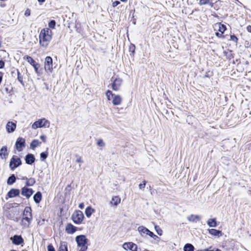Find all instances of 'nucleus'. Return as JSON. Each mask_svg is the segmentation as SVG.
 I'll use <instances>...</instances> for the list:
<instances>
[{
  "instance_id": "nucleus-1",
  "label": "nucleus",
  "mask_w": 251,
  "mask_h": 251,
  "mask_svg": "<svg viewBox=\"0 0 251 251\" xmlns=\"http://www.w3.org/2000/svg\"><path fill=\"white\" fill-rule=\"evenodd\" d=\"M52 38V31L48 28H44L41 30L39 34V44L47 48Z\"/></svg>"
},
{
  "instance_id": "nucleus-2",
  "label": "nucleus",
  "mask_w": 251,
  "mask_h": 251,
  "mask_svg": "<svg viewBox=\"0 0 251 251\" xmlns=\"http://www.w3.org/2000/svg\"><path fill=\"white\" fill-rule=\"evenodd\" d=\"M49 121L45 118L41 119L35 122L32 125V128L33 129H36L39 127H49Z\"/></svg>"
},
{
  "instance_id": "nucleus-3",
  "label": "nucleus",
  "mask_w": 251,
  "mask_h": 251,
  "mask_svg": "<svg viewBox=\"0 0 251 251\" xmlns=\"http://www.w3.org/2000/svg\"><path fill=\"white\" fill-rule=\"evenodd\" d=\"M22 164L21 159L16 155H13L11 158L10 163L9 167L12 170H14L17 167L20 166Z\"/></svg>"
},
{
  "instance_id": "nucleus-4",
  "label": "nucleus",
  "mask_w": 251,
  "mask_h": 251,
  "mask_svg": "<svg viewBox=\"0 0 251 251\" xmlns=\"http://www.w3.org/2000/svg\"><path fill=\"white\" fill-rule=\"evenodd\" d=\"M72 218L75 223L79 224L82 221L84 218V215L82 212L80 210H77L73 213Z\"/></svg>"
},
{
  "instance_id": "nucleus-5",
  "label": "nucleus",
  "mask_w": 251,
  "mask_h": 251,
  "mask_svg": "<svg viewBox=\"0 0 251 251\" xmlns=\"http://www.w3.org/2000/svg\"><path fill=\"white\" fill-rule=\"evenodd\" d=\"M45 69L47 72H51L52 70V59L50 56H47L45 61Z\"/></svg>"
},
{
  "instance_id": "nucleus-6",
  "label": "nucleus",
  "mask_w": 251,
  "mask_h": 251,
  "mask_svg": "<svg viewBox=\"0 0 251 251\" xmlns=\"http://www.w3.org/2000/svg\"><path fill=\"white\" fill-rule=\"evenodd\" d=\"M25 139L19 137L16 142L15 147L16 149L19 151H22V148L25 147Z\"/></svg>"
},
{
  "instance_id": "nucleus-7",
  "label": "nucleus",
  "mask_w": 251,
  "mask_h": 251,
  "mask_svg": "<svg viewBox=\"0 0 251 251\" xmlns=\"http://www.w3.org/2000/svg\"><path fill=\"white\" fill-rule=\"evenodd\" d=\"M75 241L78 246H81L86 245L88 242V239L85 235H80L76 237Z\"/></svg>"
},
{
  "instance_id": "nucleus-8",
  "label": "nucleus",
  "mask_w": 251,
  "mask_h": 251,
  "mask_svg": "<svg viewBox=\"0 0 251 251\" xmlns=\"http://www.w3.org/2000/svg\"><path fill=\"white\" fill-rule=\"evenodd\" d=\"M24 59H25L30 65H31L34 68L36 73H38V69L39 64L35 62V61L30 56L25 55L24 57Z\"/></svg>"
},
{
  "instance_id": "nucleus-9",
  "label": "nucleus",
  "mask_w": 251,
  "mask_h": 251,
  "mask_svg": "<svg viewBox=\"0 0 251 251\" xmlns=\"http://www.w3.org/2000/svg\"><path fill=\"white\" fill-rule=\"evenodd\" d=\"M32 219V216H23L21 221V225L24 227H27L29 226Z\"/></svg>"
},
{
  "instance_id": "nucleus-10",
  "label": "nucleus",
  "mask_w": 251,
  "mask_h": 251,
  "mask_svg": "<svg viewBox=\"0 0 251 251\" xmlns=\"http://www.w3.org/2000/svg\"><path fill=\"white\" fill-rule=\"evenodd\" d=\"M33 190L31 188L24 187L22 189L21 194L27 199H28L33 194Z\"/></svg>"
},
{
  "instance_id": "nucleus-11",
  "label": "nucleus",
  "mask_w": 251,
  "mask_h": 251,
  "mask_svg": "<svg viewBox=\"0 0 251 251\" xmlns=\"http://www.w3.org/2000/svg\"><path fill=\"white\" fill-rule=\"evenodd\" d=\"M123 248L126 250H130L132 251H137V246L132 243H125L123 245Z\"/></svg>"
},
{
  "instance_id": "nucleus-12",
  "label": "nucleus",
  "mask_w": 251,
  "mask_h": 251,
  "mask_svg": "<svg viewBox=\"0 0 251 251\" xmlns=\"http://www.w3.org/2000/svg\"><path fill=\"white\" fill-rule=\"evenodd\" d=\"M12 243L16 245H19L24 243V239L21 235H14L11 238Z\"/></svg>"
},
{
  "instance_id": "nucleus-13",
  "label": "nucleus",
  "mask_w": 251,
  "mask_h": 251,
  "mask_svg": "<svg viewBox=\"0 0 251 251\" xmlns=\"http://www.w3.org/2000/svg\"><path fill=\"white\" fill-rule=\"evenodd\" d=\"M137 230L142 237L145 238L148 235L149 229L143 226H141L138 227Z\"/></svg>"
},
{
  "instance_id": "nucleus-14",
  "label": "nucleus",
  "mask_w": 251,
  "mask_h": 251,
  "mask_svg": "<svg viewBox=\"0 0 251 251\" xmlns=\"http://www.w3.org/2000/svg\"><path fill=\"white\" fill-rule=\"evenodd\" d=\"M122 83V79L118 78L114 80L112 84V88L114 91H118Z\"/></svg>"
},
{
  "instance_id": "nucleus-15",
  "label": "nucleus",
  "mask_w": 251,
  "mask_h": 251,
  "mask_svg": "<svg viewBox=\"0 0 251 251\" xmlns=\"http://www.w3.org/2000/svg\"><path fill=\"white\" fill-rule=\"evenodd\" d=\"M35 161V158L33 154L28 153L25 157V163L28 165H31Z\"/></svg>"
},
{
  "instance_id": "nucleus-16",
  "label": "nucleus",
  "mask_w": 251,
  "mask_h": 251,
  "mask_svg": "<svg viewBox=\"0 0 251 251\" xmlns=\"http://www.w3.org/2000/svg\"><path fill=\"white\" fill-rule=\"evenodd\" d=\"M16 127V124L12 122H8L7 123L6 128L8 133L13 132Z\"/></svg>"
},
{
  "instance_id": "nucleus-17",
  "label": "nucleus",
  "mask_w": 251,
  "mask_h": 251,
  "mask_svg": "<svg viewBox=\"0 0 251 251\" xmlns=\"http://www.w3.org/2000/svg\"><path fill=\"white\" fill-rule=\"evenodd\" d=\"M19 189L12 188L8 192L7 195L9 198H11L19 196Z\"/></svg>"
},
{
  "instance_id": "nucleus-18",
  "label": "nucleus",
  "mask_w": 251,
  "mask_h": 251,
  "mask_svg": "<svg viewBox=\"0 0 251 251\" xmlns=\"http://www.w3.org/2000/svg\"><path fill=\"white\" fill-rule=\"evenodd\" d=\"M122 99L120 95H115L113 98L112 103L114 105H119L121 104Z\"/></svg>"
},
{
  "instance_id": "nucleus-19",
  "label": "nucleus",
  "mask_w": 251,
  "mask_h": 251,
  "mask_svg": "<svg viewBox=\"0 0 251 251\" xmlns=\"http://www.w3.org/2000/svg\"><path fill=\"white\" fill-rule=\"evenodd\" d=\"M76 230V227L71 224H68L66 226V231L68 233L73 234Z\"/></svg>"
},
{
  "instance_id": "nucleus-20",
  "label": "nucleus",
  "mask_w": 251,
  "mask_h": 251,
  "mask_svg": "<svg viewBox=\"0 0 251 251\" xmlns=\"http://www.w3.org/2000/svg\"><path fill=\"white\" fill-rule=\"evenodd\" d=\"M22 179L26 180L25 184L27 186H32L35 184L36 182L35 178L32 177L28 178L26 177H24Z\"/></svg>"
},
{
  "instance_id": "nucleus-21",
  "label": "nucleus",
  "mask_w": 251,
  "mask_h": 251,
  "mask_svg": "<svg viewBox=\"0 0 251 251\" xmlns=\"http://www.w3.org/2000/svg\"><path fill=\"white\" fill-rule=\"evenodd\" d=\"M8 156L7 148L6 146H3L0 150V157L1 158L3 159Z\"/></svg>"
},
{
  "instance_id": "nucleus-22",
  "label": "nucleus",
  "mask_w": 251,
  "mask_h": 251,
  "mask_svg": "<svg viewBox=\"0 0 251 251\" xmlns=\"http://www.w3.org/2000/svg\"><path fill=\"white\" fill-rule=\"evenodd\" d=\"M42 199V194L40 192H37L33 196V200L36 203L40 202Z\"/></svg>"
},
{
  "instance_id": "nucleus-23",
  "label": "nucleus",
  "mask_w": 251,
  "mask_h": 251,
  "mask_svg": "<svg viewBox=\"0 0 251 251\" xmlns=\"http://www.w3.org/2000/svg\"><path fill=\"white\" fill-rule=\"evenodd\" d=\"M209 233L214 236L222 235L221 231L214 228L209 229Z\"/></svg>"
},
{
  "instance_id": "nucleus-24",
  "label": "nucleus",
  "mask_w": 251,
  "mask_h": 251,
  "mask_svg": "<svg viewBox=\"0 0 251 251\" xmlns=\"http://www.w3.org/2000/svg\"><path fill=\"white\" fill-rule=\"evenodd\" d=\"M31 211L30 207H25L23 212V216H32Z\"/></svg>"
},
{
  "instance_id": "nucleus-25",
  "label": "nucleus",
  "mask_w": 251,
  "mask_h": 251,
  "mask_svg": "<svg viewBox=\"0 0 251 251\" xmlns=\"http://www.w3.org/2000/svg\"><path fill=\"white\" fill-rule=\"evenodd\" d=\"M187 219L190 222H196L197 220H200V217L198 215H195L193 214H191L189 216L187 217Z\"/></svg>"
},
{
  "instance_id": "nucleus-26",
  "label": "nucleus",
  "mask_w": 251,
  "mask_h": 251,
  "mask_svg": "<svg viewBox=\"0 0 251 251\" xmlns=\"http://www.w3.org/2000/svg\"><path fill=\"white\" fill-rule=\"evenodd\" d=\"M216 27H218V31L224 33L226 28L225 25L222 24L221 23H218L215 25Z\"/></svg>"
},
{
  "instance_id": "nucleus-27",
  "label": "nucleus",
  "mask_w": 251,
  "mask_h": 251,
  "mask_svg": "<svg viewBox=\"0 0 251 251\" xmlns=\"http://www.w3.org/2000/svg\"><path fill=\"white\" fill-rule=\"evenodd\" d=\"M121 202V199L118 196H115L112 198L111 203L114 205H117Z\"/></svg>"
},
{
  "instance_id": "nucleus-28",
  "label": "nucleus",
  "mask_w": 251,
  "mask_h": 251,
  "mask_svg": "<svg viewBox=\"0 0 251 251\" xmlns=\"http://www.w3.org/2000/svg\"><path fill=\"white\" fill-rule=\"evenodd\" d=\"M194 247L191 244L187 243L185 244L183 248L184 251H194Z\"/></svg>"
},
{
  "instance_id": "nucleus-29",
  "label": "nucleus",
  "mask_w": 251,
  "mask_h": 251,
  "mask_svg": "<svg viewBox=\"0 0 251 251\" xmlns=\"http://www.w3.org/2000/svg\"><path fill=\"white\" fill-rule=\"evenodd\" d=\"M58 251H68L67 243L66 242H61Z\"/></svg>"
},
{
  "instance_id": "nucleus-30",
  "label": "nucleus",
  "mask_w": 251,
  "mask_h": 251,
  "mask_svg": "<svg viewBox=\"0 0 251 251\" xmlns=\"http://www.w3.org/2000/svg\"><path fill=\"white\" fill-rule=\"evenodd\" d=\"M94 211V210L91 206H88L86 208L85 213L87 217H90Z\"/></svg>"
},
{
  "instance_id": "nucleus-31",
  "label": "nucleus",
  "mask_w": 251,
  "mask_h": 251,
  "mask_svg": "<svg viewBox=\"0 0 251 251\" xmlns=\"http://www.w3.org/2000/svg\"><path fill=\"white\" fill-rule=\"evenodd\" d=\"M16 177L14 174L11 175L7 179V183L8 185L13 184L16 181Z\"/></svg>"
},
{
  "instance_id": "nucleus-32",
  "label": "nucleus",
  "mask_w": 251,
  "mask_h": 251,
  "mask_svg": "<svg viewBox=\"0 0 251 251\" xmlns=\"http://www.w3.org/2000/svg\"><path fill=\"white\" fill-rule=\"evenodd\" d=\"M207 223L210 227H216L217 226V223L215 219H210Z\"/></svg>"
},
{
  "instance_id": "nucleus-33",
  "label": "nucleus",
  "mask_w": 251,
  "mask_h": 251,
  "mask_svg": "<svg viewBox=\"0 0 251 251\" xmlns=\"http://www.w3.org/2000/svg\"><path fill=\"white\" fill-rule=\"evenodd\" d=\"M41 142H39L38 140L34 139L30 144V147L32 149H34L37 147Z\"/></svg>"
},
{
  "instance_id": "nucleus-34",
  "label": "nucleus",
  "mask_w": 251,
  "mask_h": 251,
  "mask_svg": "<svg viewBox=\"0 0 251 251\" xmlns=\"http://www.w3.org/2000/svg\"><path fill=\"white\" fill-rule=\"evenodd\" d=\"M114 94L110 90H107L106 93V96L108 100H110L114 97Z\"/></svg>"
},
{
  "instance_id": "nucleus-35",
  "label": "nucleus",
  "mask_w": 251,
  "mask_h": 251,
  "mask_svg": "<svg viewBox=\"0 0 251 251\" xmlns=\"http://www.w3.org/2000/svg\"><path fill=\"white\" fill-rule=\"evenodd\" d=\"M17 74H18V80H19V81L21 83V84L23 86H24L25 84L23 81V76L21 75V74L18 71V70H17Z\"/></svg>"
},
{
  "instance_id": "nucleus-36",
  "label": "nucleus",
  "mask_w": 251,
  "mask_h": 251,
  "mask_svg": "<svg viewBox=\"0 0 251 251\" xmlns=\"http://www.w3.org/2000/svg\"><path fill=\"white\" fill-rule=\"evenodd\" d=\"M56 22L54 20H52L49 23V26L50 28L53 29L55 28Z\"/></svg>"
},
{
  "instance_id": "nucleus-37",
  "label": "nucleus",
  "mask_w": 251,
  "mask_h": 251,
  "mask_svg": "<svg viewBox=\"0 0 251 251\" xmlns=\"http://www.w3.org/2000/svg\"><path fill=\"white\" fill-rule=\"evenodd\" d=\"M97 144L98 146L101 147H103L105 146V143L104 142L103 140H102L101 139H99L98 140Z\"/></svg>"
},
{
  "instance_id": "nucleus-38",
  "label": "nucleus",
  "mask_w": 251,
  "mask_h": 251,
  "mask_svg": "<svg viewBox=\"0 0 251 251\" xmlns=\"http://www.w3.org/2000/svg\"><path fill=\"white\" fill-rule=\"evenodd\" d=\"M48 155V153L47 151L42 152L40 153V157L43 160L46 159L47 158Z\"/></svg>"
},
{
  "instance_id": "nucleus-39",
  "label": "nucleus",
  "mask_w": 251,
  "mask_h": 251,
  "mask_svg": "<svg viewBox=\"0 0 251 251\" xmlns=\"http://www.w3.org/2000/svg\"><path fill=\"white\" fill-rule=\"evenodd\" d=\"M154 228L155 229V230H156L157 233L158 235H159L160 236H161L162 235V229L158 226H155Z\"/></svg>"
},
{
  "instance_id": "nucleus-40",
  "label": "nucleus",
  "mask_w": 251,
  "mask_h": 251,
  "mask_svg": "<svg viewBox=\"0 0 251 251\" xmlns=\"http://www.w3.org/2000/svg\"><path fill=\"white\" fill-rule=\"evenodd\" d=\"M148 235L150 236L151 237L153 238L154 239H156V238H158V236L156 235H155L152 232L149 230Z\"/></svg>"
},
{
  "instance_id": "nucleus-41",
  "label": "nucleus",
  "mask_w": 251,
  "mask_h": 251,
  "mask_svg": "<svg viewBox=\"0 0 251 251\" xmlns=\"http://www.w3.org/2000/svg\"><path fill=\"white\" fill-rule=\"evenodd\" d=\"M146 180H144L143 181V183H140L139 185V187L140 189L142 190V189H144V188L146 186Z\"/></svg>"
},
{
  "instance_id": "nucleus-42",
  "label": "nucleus",
  "mask_w": 251,
  "mask_h": 251,
  "mask_svg": "<svg viewBox=\"0 0 251 251\" xmlns=\"http://www.w3.org/2000/svg\"><path fill=\"white\" fill-rule=\"evenodd\" d=\"M230 40L237 43L238 41V38L235 35H230Z\"/></svg>"
},
{
  "instance_id": "nucleus-43",
  "label": "nucleus",
  "mask_w": 251,
  "mask_h": 251,
  "mask_svg": "<svg viewBox=\"0 0 251 251\" xmlns=\"http://www.w3.org/2000/svg\"><path fill=\"white\" fill-rule=\"evenodd\" d=\"M209 0H200L199 4L201 5H205L208 3Z\"/></svg>"
},
{
  "instance_id": "nucleus-44",
  "label": "nucleus",
  "mask_w": 251,
  "mask_h": 251,
  "mask_svg": "<svg viewBox=\"0 0 251 251\" xmlns=\"http://www.w3.org/2000/svg\"><path fill=\"white\" fill-rule=\"evenodd\" d=\"M48 251H55V249L51 244L48 246Z\"/></svg>"
},
{
  "instance_id": "nucleus-45",
  "label": "nucleus",
  "mask_w": 251,
  "mask_h": 251,
  "mask_svg": "<svg viewBox=\"0 0 251 251\" xmlns=\"http://www.w3.org/2000/svg\"><path fill=\"white\" fill-rule=\"evenodd\" d=\"M79 247H80L79 251H86L87 249V246H86V245Z\"/></svg>"
},
{
  "instance_id": "nucleus-46",
  "label": "nucleus",
  "mask_w": 251,
  "mask_h": 251,
  "mask_svg": "<svg viewBox=\"0 0 251 251\" xmlns=\"http://www.w3.org/2000/svg\"><path fill=\"white\" fill-rule=\"evenodd\" d=\"M30 15V10L29 9H27L25 12V16L26 17H28Z\"/></svg>"
},
{
  "instance_id": "nucleus-47",
  "label": "nucleus",
  "mask_w": 251,
  "mask_h": 251,
  "mask_svg": "<svg viewBox=\"0 0 251 251\" xmlns=\"http://www.w3.org/2000/svg\"><path fill=\"white\" fill-rule=\"evenodd\" d=\"M223 33L221 32V33H219V32H216L215 34L216 35V36H217L219 38H224V36L223 35Z\"/></svg>"
},
{
  "instance_id": "nucleus-48",
  "label": "nucleus",
  "mask_w": 251,
  "mask_h": 251,
  "mask_svg": "<svg viewBox=\"0 0 251 251\" xmlns=\"http://www.w3.org/2000/svg\"><path fill=\"white\" fill-rule=\"evenodd\" d=\"M4 62L2 60H0V69L3 68L4 66Z\"/></svg>"
},
{
  "instance_id": "nucleus-49",
  "label": "nucleus",
  "mask_w": 251,
  "mask_h": 251,
  "mask_svg": "<svg viewBox=\"0 0 251 251\" xmlns=\"http://www.w3.org/2000/svg\"><path fill=\"white\" fill-rule=\"evenodd\" d=\"M120 3V1L116 0L113 3V6L115 7Z\"/></svg>"
},
{
  "instance_id": "nucleus-50",
  "label": "nucleus",
  "mask_w": 251,
  "mask_h": 251,
  "mask_svg": "<svg viewBox=\"0 0 251 251\" xmlns=\"http://www.w3.org/2000/svg\"><path fill=\"white\" fill-rule=\"evenodd\" d=\"M40 138L44 142H46V136L43 135H41L40 137Z\"/></svg>"
},
{
  "instance_id": "nucleus-51",
  "label": "nucleus",
  "mask_w": 251,
  "mask_h": 251,
  "mask_svg": "<svg viewBox=\"0 0 251 251\" xmlns=\"http://www.w3.org/2000/svg\"><path fill=\"white\" fill-rule=\"evenodd\" d=\"M79 206V207L80 209H83V208H84V203H82H82H79V206Z\"/></svg>"
},
{
  "instance_id": "nucleus-52",
  "label": "nucleus",
  "mask_w": 251,
  "mask_h": 251,
  "mask_svg": "<svg viewBox=\"0 0 251 251\" xmlns=\"http://www.w3.org/2000/svg\"><path fill=\"white\" fill-rule=\"evenodd\" d=\"M247 30L249 32H251V25H248V26H247Z\"/></svg>"
},
{
  "instance_id": "nucleus-53",
  "label": "nucleus",
  "mask_w": 251,
  "mask_h": 251,
  "mask_svg": "<svg viewBox=\"0 0 251 251\" xmlns=\"http://www.w3.org/2000/svg\"><path fill=\"white\" fill-rule=\"evenodd\" d=\"M76 162H78V163H81V162H82V160L81 159V158L80 157H79L77 159H76Z\"/></svg>"
},
{
  "instance_id": "nucleus-54",
  "label": "nucleus",
  "mask_w": 251,
  "mask_h": 251,
  "mask_svg": "<svg viewBox=\"0 0 251 251\" xmlns=\"http://www.w3.org/2000/svg\"><path fill=\"white\" fill-rule=\"evenodd\" d=\"M209 72L206 73V75H205L204 77H209L211 75L209 74Z\"/></svg>"
},
{
  "instance_id": "nucleus-55",
  "label": "nucleus",
  "mask_w": 251,
  "mask_h": 251,
  "mask_svg": "<svg viewBox=\"0 0 251 251\" xmlns=\"http://www.w3.org/2000/svg\"><path fill=\"white\" fill-rule=\"evenodd\" d=\"M38 1L39 2H44L45 0H38Z\"/></svg>"
},
{
  "instance_id": "nucleus-56",
  "label": "nucleus",
  "mask_w": 251,
  "mask_h": 251,
  "mask_svg": "<svg viewBox=\"0 0 251 251\" xmlns=\"http://www.w3.org/2000/svg\"><path fill=\"white\" fill-rule=\"evenodd\" d=\"M203 251H214V250H209V249H204Z\"/></svg>"
},
{
  "instance_id": "nucleus-57",
  "label": "nucleus",
  "mask_w": 251,
  "mask_h": 251,
  "mask_svg": "<svg viewBox=\"0 0 251 251\" xmlns=\"http://www.w3.org/2000/svg\"><path fill=\"white\" fill-rule=\"evenodd\" d=\"M221 251L219 249H216L215 251Z\"/></svg>"
},
{
  "instance_id": "nucleus-58",
  "label": "nucleus",
  "mask_w": 251,
  "mask_h": 251,
  "mask_svg": "<svg viewBox=\"0 0 251 251\" xmlns=\"http://www.w3.org/2000/svg\"><path fill=\"white\" fill-rule=\"evenodd\" d=\"M197 251H203L202 250H198Z\"/></svg>"
},
{
  "instance_id": "nucleus-59",
  "label": "nucleus",
  "mask_w": 251,
  "mask_h": 251,
  "mask_svg": "<svg viewBox=\"0 0 251 251\" xmlns=\"http://www.w3.org/2000/svg\"><path fill=\"white\" fill-rule=\"evenodd\" d=\"M26 251V250H23V251Z\"/></svg>"
}]
</instances>
